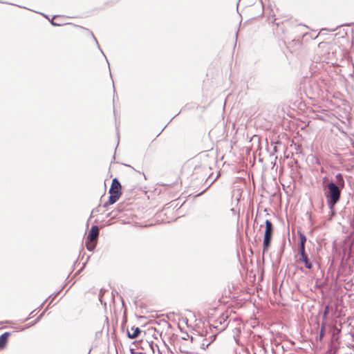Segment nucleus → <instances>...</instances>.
Listing matches in <instances>:
<instances>
[{"instance_id":"nucleus-1","label":"nucleus","mask_w":354,"mask_h":354,"mask_svg":"<svg viewBox=\"0 0 354 354\" xmlns=\"http://www.w3.org/2000/svg\"><path fill=\"white\" fill-rule=\"evenodd\" d=\"M335 179V183H328L324 187L327 205L330 210H333L335 205L339 201L341 192L344 187V180L342 174L339 173L336 174Z\"/></svg>"},{"instance_id":"nucleus-2","label":"nucleus","mask_w":354,"mask_h":354,"mask_svg":"<svg viewBox=\"0 0 354 354\" xmlns=\"http://www.w3.org/2000/svg\"><path fill=\"white\" fill-rule=\"evenodd\" d=\"M266 230L264 233L263 243V252H265L270 246V243L273 234V225L269 220L265 221Z\"/></svg>"},{"instance_id":"nucleus-3","label":"nucleus","mask_w":354,"mask_h":354,"mask_svg":"<svg viewBox=\"0 0 354 354\" xmlns=\"http://www.w3.org/2000/svg\"><path fill=\"white\" fill-rule=\"evenodd\" d=\"M140 344L141 348L148 353H151V354H160L158 345L153 341L142 340Z\"/></svg>"},{"instance_id":"nucleus-4","label":"nucleus","mask_w":354,"mask_h":354,"mask_svg":"<svg viewBox=\"0 0 354 354\" xmlns=\"http://www.w3.org/2000/svg\"><path fill=\"white\" fill-rule=\"evenodd\" d=\"M305 91L307 95H310V98L315 97L319 92V88L315 80H310L308 82V85L305 86Z\"/></svg>"},{"instance_id":"nucleus-5","label":"nucleus","mask_w":354,"mask_h":354,"mask_svg":"<svg viewBox=\"0 0 354 354\" xmlns=\"http://www.w3.org/2000/svg\"><path fill=\"white\" fill-rule=\"evenodd\" d=\"M227 316L223 315L221 317L215 321L213 326L217 330L222 331L227 327Z\"/></svg>"},{"instance_id":"nucleus-6","label":"nucleus","mask_w":354,"mask_h":354,"mask_svg":"<svg viewBox=\"0 0 354 354\" xmlns=\"http://www.w3.org/2000/svg\"><path fill=\"white\" fill-rule=\"evenodd\" d=\"M98 235H99V228L97 225H93V226H92V227L88 234L87 240L91 242L96 241L98 237Z\"/></svg>"},{"instance_id":"nucleus-7","label":"nucleus","mask_w":354,"mask_h":354,"mask_svg":"<svg viewBox=\"0 0 354 354\" xmlns=\"http://www.w3.org/2000/svg\"><path fill=\"white\" fill-rule=\"evenodd\" d=\"M120 189L121 185L119 180L117 178L113 179L109 192H113V194L121 195Z\"/></svg>"},{"instance_id":"nucleus-8","label":"nucleus","mask_w":354,"mask_h":354,"mask_svg":"<svg viewBox=\"0 0 354 354\" xmlns=\"http://www.w3.org/2000/svg\"><path fill=\"white\" fill-rule=\"evenodd\" d=\"M299 263H304L305 268L307 269L310 270L313 268V263L308 258V256L307 254L300 256L298 259Z\"/></svg>"},{"instance_id":"nucleus-9","label":"nucleus","mask_w":354,"mask_h":354,"mask_svg":"<svg viewBox=\"0 0 354 354\" xmlns=\"http://www.w3.org/2000/svg\"><path fill=\"white\" fill-rule=\"evenodd\" d=\"M141 330L138 327H132L130 330H127V336L130 339H135L138 337Z\"/></svg>"},{"instance_id":"nucleus-10","label":"nucleus","mask_w":354,"mask_h":354,"mask_svg":"<svg viewBox=\"0 0 354 354\" xmlns=\"http://www.w3.org/2000/svg\"><path fill=\"white\" fill-rule=\"evenodd\" d=\"M109 198L107 203L104 204V207H106L109 205L114 204L120 198V195L113 194V192H109Z\"/></svg>"},{"instance_id":"nucleus-11","label":"nucleus","mask_w":354,"mask_h":354,"mask_svg":"<svg viewBox=\"0 0 354 354\" xmlns=\"http://www.w3.org/2000/svg\"><path fill=\"white\" fill-rule=\"evenodd\" d=\"M9 335V333H5L0 336V349L6 346Z\"/></svg>"},{"instance_id":"nucleus-12","label":"nucleus","mask_w":354,"mask_h":354,"mask_svg":"<svg viewBox=\"0 0 354 354\" xmlns=\"http://www.w3.org/2000/svg\"><path fill=\"white\" fill-rule=\"evenodd\" d=\"M211 338H212V340L210 342H207V339L203 340V342L202 343V346H203V348H207L210 345V344L215 339L216 335H212Z\"/></svg>"},{"instance_id":"nucleus-13","label":"nucleus","mask_w":354,"mask_h":354,"mask_svg":"<svg viewBox=\"0 0 354 354\" xmlns=\"http://www.w3.org/2000/svg\"><path fill=\"white\" fill-rule=\"evenodd\" d=\"M95 245H96V241L91 242V241H88V240H87V242L86 243V248L89 251H92L95 248Z\"/></svg>"},{"instance_id":"nucleus-14","label":"nucleus","mask_w":354,"mask_h":354,"mask_svg":"<svg viewBox=\"0 0 354 354\" xmlns=\"http://www.w3.org/2000/svg\"><path fill=\"white\" fill-rule=\"evenodd\" d=\"M298 253L299 254V257L307 254L306 252L305 245L304 244H300L299 243V248H298Z\"/></svg>"},{"instance_id":"nucleus-15","label":"nucleus","mask_w":354,"mask_h":354,"mask_svg":"<svg viewBox=\"0 0 354 354\" xmlns=\"http://www.w3.org/2000/svg\"><path fill=\"white\" fill-rule=\"evenodd\" d=\"M298 234H299V239H300V244H306V236H305L304 234H303L302 232H298Z\"/></svg>"},{"instance_id":"nucleus-16","label":"nucleus","mask_w":354,"mask_h":354,"mask_svg":"<svg viewBox=\"0 0 354 354\" xmlns=\"http://www.w3.org/2000/svg\"><path fill=\"white\" fill-rule=\"evenodd\" d=\"M325 324H323L321 327V330H320V334L319 335V337H317V340H319V341H322L323 337L324 336V334H325Z\"/></svg>"},{"instance_id":"nucleus-17","label":"nucleus","mask_w":354,"mask_h":354,"mask_svg":"<svg viewBox=\"0 0 354 354\" xmlns=\"http://www.w3.org/2000/svg\"><path fill=\"white\" fill-rule=\"evenodd\" d=\"M319 46V48H328V44L327 43H320Z\"/></svg>"},{"instance_id":"nucleus-18","label":"nucleus","mask_w":354,"mask_h":354,"mask_svg":"<svg viewBox=\"0 0 354 354\" xmlns=\"http://www.w3.org/2000/svg\"><path fill=\"white\" fill-rule=\"evenodd\" d=\"M131 354H140L141 352H136L133 348L130 349Z\"/></svg>"},{"instance_id":"nucleus-19","label":"nucleus","mask_w":354,"mask_h":354,"mask_svg":"<svg viewBox=\"0 0 354 354\" xmlns=\"http://www.w3.org/2000/svg\"><path fill=\"white\" fill-rule=\"evenodd\" d=\"M350 236L353 239V242H354V226L353 229V232H351Z\"/></svg>"},{"instance_id":"nucleus-20","label":"nucleus","mask_w":354,"mask_h":354,"mask_svg":"<svg viewBox=\"0 0 354 354\" xmlns=\"http://www.w3.org/2000/svg\"><path fill=\"white\" fill-rule=\"evenodd\" d=\"M51 24L53 25V26H58L59 25L58 24H56L55 22H54L53 20L51 21Z\"/></svg>"},{"instance_id":"nucleus-21","label":"nucleus","mask_w":354,"mask_h":354,"mask_svg":"<svg viewBox=\"0 0 354 354\" xmlns=\"http://www.w3.org/2000/svg\"><path fill=\"white\" fill-rule=\"evenodd\" d=\"M328 313V307L326 308V310L324 311V315H326Z\"/></svg>"},{"instance_id":"nucleus-22","label":"nucleus","mask_w":354,"mask_h":354,"mask_svg":"<svg viewBox=\"0 0 354 354\" xmlns=\"http://www.w3.org/2000/svg\"><path fill=\"white\" fill-rule=\"evenodd\" d=\"M234 339H235V342H236L237 344H239V339L238 338H236L234 337Z\"/></svg>"},{"instance_id":"nucleus-23","label":"nucleus","mask_w":354,"mask_h":354,"mask_svg":"<svg viewBox=\"0 0 354 354\" xmlns=\"http://www.w3.org/2000/svg\"><path fill=\"white\" fill-rule=\"evenodd\" d=\"M236 330H237V333H240L239 330H238L237 328H236Z\"/></svg>"}]
</instances>
